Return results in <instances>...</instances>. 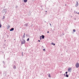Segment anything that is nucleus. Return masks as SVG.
I'll return each mask as SVG.
<instances>
[{"instance_id":"f257e3e1","label":"nucleus","mask_w":79,"mask_h":79,"mask_svg":"<svg viewBox=\"0 0 79 79\" xmlns=\"http://www.w3.org/2000/svg\"><path fill=\"white\" fill-rule=\"evenodd\" d=\"M23 41H21L22 43H21V44H24L26 43V41H25V40L23 39Z\"/></svg>"},{"instance_id":"cd10ccee","label":"nucleus","mask_w":79,"mask_h":79,"mask_svg":"<svg viewBox=\"0 0 79 79\" xmlns=\"http://www.w3.org/2000/svg\"><path fill=\"white\" fill-rule=\"evenodd\" d=\"M27 35H28V36H29V35H27H27H26V36H27Z\"/></svg>"},{"instance_id":"a878e982","label":"nucleus","mask_w":79,"mask_h":79,"mask_svg":"<svg viewBox=\"0 0 79 79\" xmlns=\"http://www.w3.org/2000/svg\"><path fill=\"white\" fill-rule=\"evenodd\" d=\"M43 51H45V49H43Z\"/></svg>"},{"instance_id":"dca6fc26","label":"nucleus","mask_w":79,"mask_h":79,"mask_svg":"<svg viewBox=\"0 0 79 79\" xmlns=\"http://www.w3.org/2000/svg\"><path fill=\"white\" fill-rule=\"evenodd\" d=\"M2 24H1V23H0V28H2Z\"/></svg>"},{"instance_id":"bb28decb","label":"nucleus","mask_w":79,"mask_h":79,"mask_svg":"<svg viewBox=\"0 0 79 79\" xmlns=\"http://www.w3.org/2000/svg\"><path fill=\"white\" fill-rule=\"evenodd\" d=\"M15 8H18V6H16V7H15Z\"/></svg>"},{"instance_id":"9d476101","label":"nucleus","mask_w":79,"mask_h":79,"mask_svg":"<svg viewBox=\"0 0 79 79\" xmlns=\"http://www.w3.org/2000/svg\"><path fill=\"white\" fill-rule=\"evenodd\" d=\"M23 2L24 3H26L27 2V0H24Z\"/></svg>"},{"instance_id":"7c9ffc66","label":"nucleus","mask_w":79,"mask_h":79,"mask_svg":"<svg viewBox=\"0 0 79 79\" xmlns=\"http://www.w3.org/2000/svg\"><path fill=\"white\" fill-rule=\"evenodd\" d=\"M49 24H50V25L51 26H52V24H51V23H50Z\"/></svg>"},{"instance_id":"4c0bfd02","label":"nucleus","mask_w":79,"mask_h":79,"mask_svg":"<svg viewBox=\"0 0 79 79\" xmlns=\"http://www.w3.org/2000/svg\"><path fill=\"white\" fill-rule=\"evenodd\" d=\"M14 40H15V39H14Z\"/></svg>"},{"instance_id":"7ed1b4c3","label":"nucleus","mask_w":79,"mask_h":79,"mask_svg":"<svg viewBox=\"0 0 79 79\" xmlns=\"http://www.w3.org/2000/svg\"><path fill=\"white\" fill-rule=\"evenodd\" d=\"M40 37H42V39H44V38H45V36H44V35H42V36H40Z\"/></svg>"},{"instance_id":"4be33fe9","label":"nucleus","mask_w":79,"mask_h":79,"mask_svg":"<svg viewBox=\"0 0 79 79\" xmlns=\"http://www.w3.org/2000/svg\"><path fill=\"white\" fill-rule=\"evenodd\" d=\"M5 74H6V72L4 71V74H5Z\"/></svg>"},{"instance_id":"1a4fd4ad","label":"nucleus","mask_w":79,"mask_h":79,"mask_svg":"<svg viewBox=\"0 0 79 79\" xmlns=\"http://www.w3.org/2000/svg\"><path fill=\"white\" fill-rule=\"evenodd\" d=\"M29 26V25L28 24V23H26L24 25V26H26L27 27L28 26Z\"/></svg>"},{"instance_id":"f03ea898","label":"nucleus","mask_w":79,"mask_h":79,"mask_svg":"<svg viewBox=\"0 0 79 79\" xmlns=\"http://www.w3.org/2000/svg\"><path fill=\"white\" fill-rule=\"evenodd\" d=\"M75 66H76V68H79V63H78L77 62V63L76 64Z\"/></svg>"},{"instance_id":"f8f14e48","label":"nucleus","mask_w":79,"mask_h":79,"mask_svg":"<svg viewBox=\"0 0 79 79\" xmlns=\"http://www.w3.org/2000/svg\"><path fill=\"white\" fill-rule=\"evenodd\" d=\"M65 77H69V75L68 74H66Z\"/></svg>"},{"instance_id":"412c9836","label":"nucleus","mask_w":79,"mask_h":79,"mask_svg":"<svg viewBox=\"0 0 79 79\" xmlns=\"http://www.w3.org/2000/svg\"><path fill=\"white\" fill-rule=\"evenodd\" d=\"M3 63L4 64H5V62H4V61H3Z\"/></svg>"},{"instance_id":"6ab92c4d","label":"nucleus","mask_w":79,"mask_h":79,"mask_svg":"<svg viewBox=\"0 0 79 79\" xmlns=\"http://www.w3.org/2000/svg\"><path fill=\"white\" fill-rule=\"evenodd\" d=\"M27 41H29V38H28L27 39Z\"/></svg>"},{"instance_id":"2f4dec72","label":"nucleus","mask_w":79,"mask_h":79,"mask_svg":"<svg viewBox=\"0 0 79 79\" xmlns=\"http://www.w3.org/2000/svg\"><path fill=\"white\" fill-rule=\"evenodd\" d=\"M38 41L39 42H40V40H38Z\"/></svg>"},{"instance_id":"aec40b11","label":"nucleus","mask_w":79,"mask_h":79,"mask_svg":"<svg viewBox=\"0 0 79 79\" xmlns=\"http://www.w3.org/2000/svg\"><path fill=\"white\" fill-rule=\"evenodd\" d=\"M73 32H76V30H75V29H73Z\"/></svg>"},{"instance_id":"c9c22d12","label":"nucleus","mask_w":79,"mask_h":79,"mask_svg":"<svg viewBox=\"0 0 79 79\" xmlns=\"http://www.w3.org/2000/svg\"><path fill=\"white\" fill-rule=\"evenodd\" d=\"M45 12H47V11H45Z\"/></svg>"},{"instance_id":"393cba45","label":"nucleus","mask_w":79,"mask_h":79,"mask_svg":"<svg viewBox=\"0 0 79 79\" xmlns=\"http://www.w3.org/2000/svg\"><path fill=\"white\" fill-rule=\"evenodd\" d=\"M64 76L65 77H66V74L65 73H64Z\"/></svg>"},{"instance_id":"f704fd0d","label":"nucleus","mask_w":79,"mask_h":79,"mask_svg":"<svg viewBox=\"0 0 79 79\" xmlns=\"http://www.w3.org/2000/svg\"><path fill=\"white\" fill-rule=\"evenodd\" d=\"M4 45H5V44H4Z\"/></svg>"},{"instance_id":"473e14b6","label":"nucleus","mask_w":79,"mask_h":79,"mask_svg":"<svg viewBox=\"0 0 79 79\" xmlns=\"http://www.w3.org/2000/svg\"><path fill=\"white\" fill-rule=\"evenodd\" d=\"M77 14H78V15H79V12L77 13Z\"/></svg>"},{"instance_id":"58836bf2","label":"nucleus","mask_w":79,"mask_h":79,"mask_svg":"<svg viewBox=\"0 0 79 79\" xmlns=\"http://www.w3.org/2000/svg\"><path fill=\"white\" fill-rule=\"evenodd\" d=\"M66 5V4H65V5Z\"/></svg>"},{"instance_id":"20e7f679","label":"nucleus","mask_w":79,"mask_h":79,"mask_svg":"<svg viewBox=\"0 0 79 79\" xmlns=\"http://www.w3.org/2000/svg\"><path fill=\"white\" fill-rule=\"evenodd\" d=\"M76 2L77 4H75V6H76V7H77V6L78 5H79V4H78V2H77V1H76Z\"/></svg>"},{"instance_id":"6e6552de","label":"nucleus","mask_w":79,"mask_h":79,"mask_svg":"<svg viewBox=\"0 0 79 79\" xmlns=\"http://www.w3.org/2000/svg\"><path fill=\"white\" fill-rule=\"evenodd\" d=\"M10 31H14V28H12L10 30Z\"/></svg>"},{"instance_id":"39448f33","label":"nucleus","mask_w":79,"mask_h":79,"mask_svg":"<svg viewBox=\"0 0 79 79\" xmlns=\"http://www.w3.org/2000/svg\"><path fill=\"white\" fill-rule=\"evenodd\" d=\"M6 9H3L2 11V13H6Z\"/></svg>"},{"instance_id":"9b49d317","label":"nucleus","mask_w":79,"mask_h":79,"mask_svg":"<svg viewBox=\"0 0 79 79\" xmlns=\"http://www.w3.org/2000/svg\"><path fill=\"white\" fill-rule=\"evenodd\" d=\"M51 44V45H54V46L55 45V44L53 43H52Z\"/></svg>"},{"instance_id":"a19ab883","label":"nucleus","mask_w":79,"mask_h":79,"mask_svg":"<svg viewBox=\"0 0 79 79\" xmlns=\"http://www.w3.org/2000/svg\"><path fill=\"white\" fill-rule=\"evenodd\" d=\"M71 17H72V16H71Z\"/></svg>"},{"instance_id":"ddd939ff","label":"nucleus","mask_w":79,"mask_h":79,"mask_svg":"<svg viewBox=\"0 0 79 79\" xmlns=\"http://www.w3.org/2000/svg\"><path fill=\"white\" fill-rule=\"evenodd\" d=\"M10 27V26L9 25H8V26L7 27V29H8Z\"/></svg>"},{"instance_id":"423d86ee","label":"nucleus","mask_w":79,"mask_h":79,"mask_svg":"<svg viewBox=\"0 0 79 79\" xmlns=\"http://www.w3.org/2000/svg\"><path fill=\"white\" fill-rule=\"evenodd\" d=\"M71 68H69L68 69V71H69V72H70V73H71Z\"/></svg>"},{"instance_id":"c756f323","label":"nucleus","mask_w":79,"mask_h":79,"mask_svg":"<svg viewBox=\"0 0 79 79\" xmlns=\"http://www.w3.org/2000/svg\"><path fill=\"white\" fill-rule=\"evenodd\" d=\"M16 63V62L15 61H14V64H15Z\"/></svg>"},{"instance_id":"f3484780","label":"nucleus","mask_w":79,"mask_h":79,"mask_svg":"<svg viewBox=\"0 0 79 79\" xmlns=\"http://www.w3.org/2000/svg\"><path fill=\"white\" fill-rule=\"evenodd\" d=\"M74 13H75V14H77V11H76V12L75 11H74Z\"/></svg>"},{"instance_id":"5701e85b","label":"nucleus","mask_w":79,"mask_h":79,"mask_svg":"<svg viewBox=\"0 0 79 79\" xmlns=\"http://www.w3.org/2000/svg\"><path fill=\"white\" fill-rule=\"evenodd\" d=\"M41 39H42V38L41 37H40V40H41Z\"/></svg>"},{"instance_id":"b1692460","label":"nucleus","mask_w":79,"mask_h":79,"mask_svg":"<svg viewBox=\"0 0 79 79\" xmlns=\"http://www.w3.org/2000/svg\"><path fill=\"white\" fill-rule=\"evenodd\" d=\"M65 74H68V72H65Z\"/></svg>"},{"instance_id":"e433bc0d","label":"nucleus","mask_w":79,"mask_h":79,"mask_svg":"<svg viewBox=\"0 0 79 79\" xmlns=\"http://www.w3.org/2000/svg\"><path fill=\"white\" fill-rule=\"evenodd\" d=\"M45 23H46V21H45Z\"/></svg>"},{"instance_id":"0eeeda50","label":"nucleus","mask_w":79,"mask_h":79,"mask_svg":"<svg viewBox=\"0 0 79 79\" xmlns=\"http://www.w3.org/2000/svg\"><path fill=\"white\" fill-rule=\"evenodd\" d=\"M13 68H14L15 69H16V66H15V65H13Z\"/></svg>"},{"instance_id":"a211bd4d","label":"nucleus","mask_w":79,"mask_h":79,"mask_svg":"<svg viewBox=\"0 0 79 79\" xmlns=\"http://www.w3.org/2000/svg\"><path fill=\"white\" fill-rule=\"evenodd\" d=\"M5 16H3L2 18L3 19H5Z\"/></svg>"},{"instance_id":"4468645a","label":"nucleus","mask_w":79,"mask_h":79,"mask_svg":"<svg viewBox=\"0 0 79 79\" xmlns=\"http://www.w3.org/2000/svg\"><path fill=\"white\" fill-rule=\"evenodd\" d=\"M48 77H51V76L50 75V74L49 73L48 75Z\"/></svg>"},{"instance_id":"ea45409f","label":"nucleus","mask_w":79,"mask_h":79,"mask_svg":"<svg viewBox=\"0 0 79 79\" xmlns=\"http://www.w3.org/2000/svg\"><path fill=\"white\" fill-rule=\"evenodd\" d=\"M61 73V72H60V73Z\"/></svg>"},{"instance_id":"c85d7f7f","label":"nucleus","mask_w":79,"mask_h":79,"mask_svg":"<svg viewBox=\"0 0 79 79\" xmlns=\"http://www.w3.org/2000/svg\"><path fill=\"white\" fill-rule=\"evenodd\" d=\"M22 56H23V52H22Z\"/></svg>"},{"instance_id":"2eb2a0df","label":"nucleus","mask_w":79,"mask_h":79,"mask_svg":"<svg viewBox=\"0 0 79 79\" xmlns=\"http://www.w3.org/2000/svg\"><path fill=\"white\" fill-rule=\"evenodd\" d=\"M23 37L24 38L25 37V33H24L23 35Z\"/></svg>"},{"instance_id":"72a5a7b5","label":"nucleus","mask_w":79,"mask_h":79,"mask_svg":"<svg viewBox=\"0 0 79 79\" xmlns=\"http://www.w3.org/2000/svg\"><path fill=\"white\" fill-rule=\"evenodd\" d=\"M47 33H49V31H47Z\"/></svg>"}]
</instances>
